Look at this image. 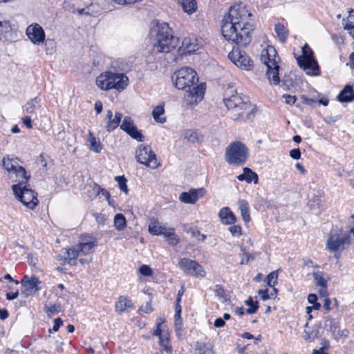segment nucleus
<instances>
[{"label": "nucleus", "mask_w": 354, "mask_h": 354, "mask_svg": "<svg viewBox=\"0 0 354 354\" xmlns=\"http://www.w3.org/2000/svg\"><path fill=\"white\" fill-rule=\"evenodd\" d=\"M245 6L241 4L232 6L227 15L222 20L223 36L239 46H246L252 41L253 25L247 21L251 16Z\"/></svg>", "instance_id": "f257e3e1"}, {"label": "nucleus", "mask_w": 354, "mask_h": 354, "mask_svg": "<svg viewBox=\"0 0 354 354\" xmlns=\"http://www.w3.org/2000/svg\"><path fill=\"white\" fill-rule=\"evenodd\" d=\"M230 91L225 93L223 99L225 106L231 113V118L234 120H247L254 116L253 108L248 97L235 91Z\"/></svg>", "instance_id": "f03ea898"}, {"label": "nucleus", "mask_w": 354, "mask_h": 354, "mask_svg": "<svg viewBox=\"0 0 354 354\" xmlns=\"http://www.w3.org/2000/svg\"><path fill=\"white\" fill-rule=\"evenodd\" d=\"M129 84V78L124 73L106 71L96 78V84L102 90L115 89L122 91Z\"/></svg>", "instance_id": "7ed1b4c3"}, {"label": "nucleus", "mask_w": 354, "mask_h": 354, "mask_svg": "<svg viewBox=\"0 0 354 354\" xmlns=\"http://www.w3.org/2000/svg\"><path fill=\"white\" fill-rule=\"evenodd\" d=\"M178 42V38L174 37L171 29L167 23H160L157 25V33L154 49L159 53H169L174 49Z\"/></svg>", "instance_id": "20e7f679"}, {"label": "nucleus", "mask_w": 354, "mask_h": 354, "mask_svg": "<svg viewBox=\"0 0 354 354\" xmlns=\"http://www.w3.org/2000/svg\"><path fill=\"white\" fill-rule=\"evenodd\" d=\"M249 156L248 148L240 141L231 142L225 149V159L229 165L241 166Z\"/></svg>", "instance_id": "39448f33"}, {"label": "nucleus", "mask_w": 354, "mask_h": 354, "mask_svg": "<svg viewBox=\"0 0 354 354\" xmlns=\"http://www.w3.org/2000/svg\"><path fill=\"white\" fill-rule=\"evenodd\" d=\"M301 51L302 55L297 58L299 66L306 71L308 75H319L320 74V69L317 62L313 57V50L306 44L302 47Z\"/></svg>", "instance_id": "423d86ee"}, {"label": "nucleus", "mask_w": 354, "mask_h": 354, "mask_svg": "<svg viewBox=\"0 0 354 354\" xmlns=\"http://www.w3.org/2000/svg\"><path fill=\"white\" fill-rule=\"evenodd\" d=\"M175 87L178 90H186L198 82L196 73L192 68L184 67L176 71L172 76Z\"/></svg>", "instance_id": "0eeeda50"}, {"label": "nucleus", "mask_w": 354, "mask_h": 354, "mask_svg": "<svg viewBox=\"0 0 354 354\" xmlns=\"http://www.w3.org/2000/svg\"><path fill=\"white\" fill-rule=\"evenodd\" d=\"M12 191L16 197L30 209H33L38 205L37 194L27 186H22L21 183L13 185Z\"/></svg>", "instance_id": "6e6552de"}, {"label": "nucleus", "mask_w": 354, "mask_h": 354, "mask_svg": "<svg viewBox=\"0 0 354 354\" xmlns=\"http://www.w3.org/2000/svg\"><path fill=\"white\" fill-rule=\"evenodd\" d=\"M351 244L350 234H344L343 235L339 234H331L327 239L326 249L331 252H335V257L337 259L339 258V252L344 250L346 246Z\"/></svg>", "instance_id": "1a4fd4ad"}, {"label": "nucleus", "mask_w": 354, "mask_h": 354, "mask_svg": "<svg viewBox=\"0 0 354 354\" xmlns=\"http://www.w3.org/2000/svg\"><path fill=\"white\" fill-rule=\"evenodd\" d=\"M136 160L152 169L158 167V165L155 153L149 145H141L136 151Z\"/></svg>", "instance_id": "9d476101"}, {"label": "nucleus", "mask_w": 354, "mask_h": 354, "mask_svg": "<svg viewBox=\"0 0 354 354\" xmlns=\"http://www.w3.org/2000/svg\"><path fill=\"white\" fill-rule=\"evenodd\" d=\"M228 57L237 67L241 69L250 71L253 68V61L245 52L241 50L239 47L233 48L228 54Z\"/></svg>", "instance_id": "9b49d317"}, {"label": "nucleus", "mask_w": 354, "mask_h": 354, "mask_svg": "<svg viewBox=\"0 0 354 354\" xmlns=\"http://www.w3.org/2000/svg\"><path fill=\"white\" fill-rule=\"evenodd\" d=\"M178 266L183 272L195 277H203L205 274V270L199 263L188 258H181Z\"/></svg>", "instance_id": "f8f14e48"}, {"label": "nucleus", "mask_w": 354, "mask_h": 354, "mask_svg": "<svg viewBox=\"0 0 354 354\" xmlns=\"http://www.w3.org/2000/svg\"><path fill=\"white\" fill-rule=\"evenodd\" d=\"M21 283V286L20 292L24 298H27L29 296L32 295L39 290L37 286L40 283V281L36 277L32 276L29 278L28 277L25 276L22 279Z\"/></svg>", "instance_id": "ddd939ff"}, {"label": "nucleus", "mask_w": 354, "mask_h": 354, "mask_svg": "<svg viewBox=\"0 0 354 354\" xmlns=\"http://www.w3.org/2000/svg\"><path fill=\"white\" fill-rule=\"evenodd\" d=\"M28 39L36 45H40L45 40V32L43 28L38 24L34 23L29 25L26 30Z\"/></svg>", "instance_id": "4468645a"}, {"label": "nucleus", "mask_w": 354, "mask_h": 354, "mask_svg": "<svg viewBox=\"0 0 354 354\" xmlns=\"http://www.w3.org/2000/svg\"><path fill=\"white\" fill-rule=\"evenodd\" d=\"M261 60L267 66H273L278 65L280 57L278 56L276 49L271 46L262 50L261 53Z\"/></svg>", "instance_id": "2eb2a0df"}, {"label": "nucleus", "mask_w": 354, "mask_h": 354, "mask_svg": "<svg viewBox=\"0 0 354 354\" xmlns=\"http://www.w3.org/2000/svg\"><path fill=\"white\" fill-rule=\"evenodd\" d=\"M199 49L197 39L194 36L185 37L182 46L178 49L180 55L192 54Z\"/></svg>", "instance_id": "dca6fc26"}, {"label": "nucleus", "mask_w": 354, "mask_h": 354, "mask_svg": "<svg viewBox=\"0 0 354 354\" xmlns=\"http://www.w3.org/2000/svg\"><path fill=\"white\" fill-rule=\"evenodd\" d=\"M109 3L104 0H97L96 3L89 2L84 10L83 14L86 15H95L98 14L101 10H111Z\"/></svg>", "instance_id": "f3484780"}, {"label": "nucleus", "mask_w": 354, "mask_h": 354, "mask_svg": "<svg viewBox=\"0 0 354 354\" xmlns=\"http://www.w3.org/2000/svg\"><path fill=\"white\" fill-rule=\"evenodd\" d=\"M205 194V190L201 189H192L189 192H184L180 194L179 199L181 202L187 204H194Z\"/></svg>", "instance_id": "a211bd4d"}, {"label": "nucleus", "mask_w": 354, "mask_h": 354, "mask_svg": "<svg viewBox=\"0 0 354 354\" xmlns=\"http://www.w3.org/2000/svg\"><path fill=\"white\" fill-rule=\"evenodd\" d=\"M91 0H65L64 5L66 9H68L72 12H77L83 14L84 10Z\"/></svg>", "instance_id": "6ab92c4d"}, {"label": "nucleus", "mask_w": 354, "mask_h": 354, "mask_svg": "<svg viewBox=\"0 0 354 354\" xmlns=\"http://www.w3.org/2000/svg\"><path fill=\"white\" fill-rule=\"evenodd\" d=\"M221 222L225 225H232L236 221V217L227 207L221 209L218 213Z\"/></svg>", "instance_id": "aec40b11"}, {"label": "nucleus", "mask_w": 354, "mask_h": 354, "mask_svg": "<svg viewBox=\"0 0 354 354\" xmlns=\"http://www.w3.org/2000/svg\"><path fill=\"white\" fill-rule=\"evenodd\" d=\"M337 99L340 102H349L354 100V89L351 85H346L337 95Z\"/></svg>", "instance_id": "412c9836"}, {"label": "nucleus", "mask_w": 354, "mask_h": 354, "mask_svg": "<svg viewBox=\"0 0 354 354\" xmlns=\"http://www.w3.org/2000/svg\"><path fill=\"white\" fill-rule=\"evenodd\" d=\"M237 178L240 181L245 180L248 183L254 181L255 184L258 183L259 180L257 174L248 167H244L243 173L239 175Z\"/></svg>", "instance_id": "4be33fe9"}, {"label": "nucleus", "mask_w": 354, "mask_h": 354, "mask_svg": "<svg viewBox=\"0 0 354 354\" xmlns=\"http://www.w3.org/2000/svg\"><path fill=\"white\" fill-rule=\"evenodd\" d=\"M185 91L187 93V97H195V101L201 100L204 93V88L202 86L198 85V82H195L192 86H189Z\"/></svg>", "instance_id": "5701e85b"}, {"label": "nucleus", "mask_w": 354, "mask_h": 354, "mask_svg": "<svg viewBox=\"0 0 354 354\" xmlns=\"http://www.w3.org/2000/svg\"><path fill=\"white\" fill-rule=\"evenodd\" d=\"M81 255L77 245H76L73 248L66 250L64 252V257L65 261L71 265H76L77 258Z\"/></svg>", "instance_id": "b1692460"}, {"label": "nucleus", "mask_w": 354, "mask_h": 354, "mask_svg": "<svg viewBox=\"0 0 354 354\" xmlns=\"http://www.w3.org/2000/svg\"><path fill=\"white\" fill-rule=\"evenodd\" d=\"M279 64L273 66H270L268 65V66H267L266 75L270 84L277 85L279 83L280 79L279 77Z\"/></svg>", "instance_id": "393cba45"}, {"label": "nucleus", "mask_w": 354, "mask_h": 354, "mask_svg": "<svg viewBox=\"0 0 354 354\" xmlns=\"http://www.w3.org/2000/svg\"><path fill=\"white\" fill-rule=\"evenodd\" d=\"M41 98L38 96L30 99L24 106V111L28 114H32L37 108L41 106Z\"/></svg>", "instance_id": "a878e982"}, {"label": "nucleus", "mask_w": 354, "mask_h": 354, "mask_svg": "<svg viewBox=\"0 0 354 354\" xmlns=\"http://www.w3.org/2000/svg\"><path fill=\"white\" fill-rule=\"evenodd\" d=\"M133 306L131 301L124 296H120L118 301L115 303V311L122 313L127 308H131Z\"/></svg>", "instance_id": "bb28decb"}, {"label": "nucleus", "mask_w": 354, "mask_h": 354, "mask_svg": "<svg viewBox=\"0 0 354 354\" xmlns=\"http://www.w3.org/2000/svg\"><path fill=\"white\" fill-rule=\"evenodd\" d=\"M165 113L164 104L155 106L152 111V116L156 122L163 124L166 122V117L162 116Z\"/></svg>", "instance_id": "cd10ccee"}, {"label": "nucleus", "mask_w": 354, "mask_h": 354, "mask_svg": "<svg viewBox=\"0 0 354 354\" xmlns=\"http://www.w3.org/2000/svg\"><path fill=\"white\" fill-rule=\"evenodd\" d=\"M238 205L243 221L245 223L249 222L250 221V216L248 203L245 200H239Z\"/></svg>", "instance_id": "c85d7f7f"}, {"label": "nucleus", "mask_w": 354, "mask_h": 354, "mask_svg": "<svg viewBox=\"0 0 354 354\" xmlns=\"http://www.w3.org/2000/svg\"><path fill=\"white\" fill-rule=\"evenodd\" d=\"M344 28L354 38V10H351L346 20H343Z\"/></svg>", "instance_id": "c756f323"}, {"label": "nucleus", "mask_w": 354, "mask_h": 354, "mask_svg": "<svg viewBox=\"0 0 354 354\" xmlns=\"http://www.w3.org/2000/svg\"><path fill=\"white\" fill-rule=\"evenodd\" d=\"M165 230V226L156 220H153L149 224V232L152 235H161L162 230Z\"/></svg>", "instance_id": "7c9ffc66"}, {"label": "nucleus", "mask_w": 354, "mask_h": 354, "mask_svg": "<svg viewBox=\"0 0 354 354\" xmlns=\"http://www.w3.org/2000/svg\"><path fill=\"white\" fill-rule=\"evenodd\" d=\"M77 245L81 255H86L89 254L91 250L95 245H96V241H90L84 243H80Z\"/></svg>", "instance_id": "2f4dec72"}, {"label": "nucleus", "mask_w": 354, "mask_h": 354, "mask_svg": "<svg viewBox=\"0 0 354 354\" xmlns=\"http://www.w3.org/2000/svg\"><path fill=\"white\" fill-rule=\"evenodd\" d=\"M181 4L183 10L188 13L192 14L196 10V2L195 0H178Z\"/></svg>", "instance_id": "473e14b6"}, {"label": "nucleus", "mask_w": 354, "mask_h": 354, "mask_svg": "<svg viewBox=\"0 0 354 354\" xmlns=\"http://www.w3.org/2000/svg\"><path fill=\"white\" fill-rule=\"evenodd\" d=\"M122 118V114L120 112H116L115 113V116L113 119H111L109 120L106 126V131L108 132H111L115 129H116L118 125L120 124V122H121Z\"/></svg>", "instance_id": "72a5a7b5"}, {"label": "nucleus", "mask_w": 354, "mask_h": 354, "mask_svg": "<svg viewBox=\"0 0 354 354\" xmlns=\"http://www.w3.org/2000/svg\"><path fill=\"white\" fill-rule=\"evenodd\" d=\"M127 225L125 216L120 213L116 214L114 216L113 225L118 230H123Z\"/></svg>", "instance_id": "f704fd0d"}, {"label": "nucleus", "mask_w": 354, "mask_h": 354, "mask_svg": "<svg viewBox=\"0 0 354 354\" xmlns=\"http://www.w3.org/2000/svg\"><path fill=\"white\" fill-rule=\"evenodd\" d=\"M2 162L3 166L9 172L13 173L17 169V167L19 166L17 159L3 158Z\"/></svg>", "instance_id": "c9c22d12"}, {"label": "nucleus", "mask_w": 354, "mask_h": 354, "mask_svg": "<svg viewBox=\"0 0 354 354\" xmlns=\"http://www.w3.org/2000/svg\"><path fill=\"white\" fill-rule=\"evenodd\" d=\"M185 138L189 142L196 143L201 141V134L197 131L186 130L185 133Z\"/></svg>", "instance_id": "e433bc0d"}, {"label": "nucleus", "mask_w": 354, "mask_h": 354, "mask_svg": "<svg viewBox=\"0 0 354 354\" xmlns=\"http://www.w3.org/2000/svg\"><path fill=\"white\" fill-rule=\"evenodd\" d=\"M88 141L90 142L91 150L96 153H100L101 151L102 146L100 142L93 136L91 132H89Z\"/></svg>", "instance_id": "4c0bfd02"}, {"label": "nucleus", "mask_w": 354, "mask_h": 354, "mask_svg": "<svg viewBox=\"0 0 354 354\" xmlns=\"http://www.w3.org/2000/svg\"><path fill=\"white\" fill-rule=\"evenodd\" d=\"M275 32L280 41L285 42L288 37V30L283 24H277L275 25Z\"/></svg>", "instance_id": "58836bf2"}, {"label": "nucleus", "mask_w": 354, "mask_h": 354, "mask_svg": "<svg viewBox=\"0 0 354 354\" xmlns=\"http://www.w3.org/2000/svg\"><path fill=\"white\" fill-rule=\"evenodd\" d=\"M13 174H15L17 177H19L21 178L19 183H21V185H22V183L23 184L26 183L30 177L29 176H27L26 169L23 167L19 166V165L18 167H17V169L15 170Z\"/></svg>", "instance_id": "ea45409f"}, {"label": "nucleus", "mask_w": 354, "mask_h": 354, "mask_svg": "<svg viewBox=\"0 0 354 354\" xmlns=\"http://www.w3.org/2000/svg\"><path fill=\"white\" fill-rule=\"evenodd\" d=\"M314 280L316 281L317 286L324 289V292H326L327 281L323 277V274L319 272L313 273Z\"/></svg>", "instance_id": "a19ab883"}, {"label": "nucleus", "mask_w": 354, "mask_h": 354, "mask_svg": "<svg viewBox=\"0 0 354 354\" xmlns=\"http://www.w3.org/2000/svg\"><path fill=\"white\" fill-rule=\"evenodd\" d=\"M339 323L335 320V319L327 317L325 320V326L326 328L332 333H335L336 330L338 328Z\"/></svg>", "instance_id": "79ce46f5"}, {"label": "nucleus", "mask_w": 354, "mask_h": 354, "mask_svg": "<svg viewBox=\"0 0 354 354\" xmlns=\"http://www.w3.org/2000/svg\"><path fill=\"white\" fill-rule=\"evenodd\" d=\"M134 127H136V125L134 124L132 119L129 116H125L124 118L122 124L120 126V129L126 133L129 131V130Z\"/></svg>", "instance_id": "37998d69"}, {"label": "nucleus", "mask_w": 354, "mask_h": 354, "mask_svg": "<svg viewBox=\"0 0 354 354\" xmlns=\"http://www.w3.org/2000/svg\"><path fill=\"white\" fill-rule=\"evenodd\" d=\"M127 133L133 139H135L138 142L144 141L145 137L142 132L138 129L136 126L129 130V131L127 132Z\"/></svg>", "instance_id": "c03bdc74"}, {"label": "nucleus", "mask_w": 354, "mask_h": 354, "mask_svg": "<svg viewBox=\"0 0 354 354\" xmlns=\"http://www.w3.org/2000/svg\"><path fill=\"white\" fill-rule=\"evenodd\" d=\"M245 304L250 306L248 309L246 310V313L248 314H253L257 312L258 310L259 306L258 302L257 301H254L252 297H249L245 301Z\"/></svg>", "instance_id": "a18cd8bd"}, {"label": "nucleus", "mask_w": 354, "mask_h": 354, "mask_svg": "<svg viewBox=\"0 0 354 354\" xmlns=\"http://www.w3.org/2000/svg\"><path fill=\"white\" fill-rule=\"evenodd\" d=\"M44 310L48 317L53 316L54 314L60 311L61 307L59 304H53L48 306L45 305Z\"/></svg>", "instance_id": "49530a36"}, {"label": "nucleus", "mask_w": 354, "mask_h": 354, "mask_svg": "<svg viewBox=\"0 0 354 354\" xmlns=\"http://www.w3.org/2000/svg\"><path fill=\"white\" fill-rule=\"evenodd\" d=\"M115 181H117L120 190L126 194L128 192V187L127 185V179L124 176H118L115 177Z\"/></svg>", "instance_id": "de8ad7c7"}, {"label": "nucleus", "mask_w": 354, "mask_h": 354, "mask_svg": "<svg viewBox=\"0 0 354 354\" xmlns=\"http://www.w3.org/2000/svg\"><path fill=\"white\" fill-rule=\"evenodd\" d=\"M278 270L270 272L267 277V283L270 287H274L277 283Z\"/></svg>", "instance_id": "09e8293b"}, {"label": "nucleus", "mask_w": 354, "mask_h": 354, "mask_svg": "<svg viewBox=\"0 0 354 354\" xmlns=\"http://www.w3.org/2000/svg\"><path fill=\"white\" fill-rule=\"evenodd\" d=\"M320 344L322 346L318 350H313V354H319V353H323L324 351L328 350L330 346V343L328 340L324 338L322 339Z\"/></svg>", "instance_id": "8fccbe9b"}, {"label": "nucleus", "mask_w": 354, "mask_h": 354, "mask_svg": "<svg viewBox=\"0 0 354 354\" xmlns=\"http://www.w3.org/2000/svg\"><path fill=\"white\" fill-rule=\"evenodd\" d=\"M101 191H102V188L97 184H94L91 187V190H88V193H90L89 196L91 198L97 197L100 194Z\"/></svg>", "instance_id": "3c124183"}, {"label": "nucleus", "mask_w": 354, "mask_h": 354, "mask_svg": "<svg viewBox=\"0 0 354 354\" xmlns=\"http://www.w3.org/2000/svg\"><path fill=\"white\" fill-rule=\"evenodd\" d=\"M229 231L233 236L239 237L242 234V228L240 225H232L229 227Z\"/></svg>", "instance_id": "603ef678"}, {"label": "nucleus", "mask_w": 354, "mask_h": 354, "mask_svg": "<svg viewBox=\"0 0 354 354\" xmlns=\"http://www.w3.org/2000/svg\"><path fill=\"white\" fill-rule=\"evenodd\" d=\"M140 273L145 277L151 276L153 274V271L151 268L147 265H142L139 268Z\"/></svg>", "instance_id": "864d4df0"}, {"label": "nucleus", "mask_w": 354, "mask_h": 354, "mask_svg": "<svg viewBox=\"0 0 354 354\" xmlns=\"http://www.w3.org/2000/svg\"><path fill=\"white\" fill-rule=\"evenodd\" d=\"M159 337V344L163 348V350L166 352H169L171 351V348L168 346V339L167 337H164L163 335L158 337Z\"/></svg>", "instance_id": "5fc2aeb1"}, {"label": "nucleus", "mask_w": 354, "mask_h": 354, "mask_svg": "<svg viewBox=\"0 0 354 354\" xmlns=\"http://www.w3.org/2000/svg\"><path fill=\"white\" fill-rule=\"evenodd\" d=\"M189 232H190L194 237H196L199 241H204L206 239V236L203 234H201L199 230L190 229Z\"/></svg>", "instance_id": "6e6d98bb"}, {"label": "nucleus", "mask_w": 354, "mask_h": 354, "mask_svg": "<svg viewBox=\"0 0 354 354\" xmlns=\"http://www.w3.org/2000/svg\"><path fill=\"white\" fill-rule=\"evenodd\" d=\"M215 295L219 297L220 299H225V292L224 289L218 285H216L215 286L214 289Z\"/></svg>", "instance_id": "4d7b16f0"}, {"label": "nucleus", "mask_w": 354, "mask_h": 354, "mask_svg": "<svg viewBox=\"0 0 354 354\" xmlns=\"http://www.w3.org/2000/svg\"><path fill=\"white\" fill-rule=\"evenodd\" d=\"M62 324H63V322L61 318L55 319L54 326L52 329L50 328L48 330V332L50 333H52V331H55V332L59 330V327L62 325Z\"/></svg>", "instance_id": "13d9d810"}, {"label": "nucleus", "mask_w": 354, "mask_h": 354, "mask_svg": "<svg viewBox=\"0 0 354 354\" xmlns=\"http://www.w3.org/2000/svg\"><path fill=\"white\" fill-rule=\"evenodd\" d=\"M283 98L285 99V102L288 104H294L297 100V97L295 95H290L288 94L283 95Z\"/></svg>", "instance_id": "bf43d9fd"}, {"label": "nucleus", "mask_w": 354, "mask_h": 354, "mask_svg": "<svg viewBox=\"0 0 354 354\" xmlns=\"http://www.w3.org/2000/svg\"><path fill=\"white\" fill-rule=\"evenodd\" d=\"M175 230L173 227H167L165 226V230H162V233H161V235H163L166 238H169L172 235H174Z\"/></svg>", "instance_id": "052dcab7"}, {"label": "nucleus", "mask_w": 354, "mask_h": 354, "mask_svg": "<svg viewBox=\"0 0 354 354\" xmlns=\"http://www.w3.org/2000/svg\"><path fill=\"white\" fill-rule=\"evenodd\" d=\"M290 156L294 160H299L301 158V151L299 148L293 149L290 151Z\"/></svg>", "instance_id": "680f3d73"}, {"label": "nucleus", "mask_w": 354, "mask_h": 354, "mask_svg": "<svg viewBox=\"0 0 354 354\" xmlns=\"http://www.w3.org/2000/svg\"><path fill=\"white\" fill-rule=\"evenodd\" d=\"M167 241L169 245H176L179 243L180 239L178 237V236L174 233V235H172L171 236L167 239Z\"/></svg>", "instance_id": "e2e57ef3"}, {"label": "nucleus", "mask_w": 354, "mask_h": 354, "mask_svg": "<svg viewBox=\"0 0 354 354\" xmlns=\"http://www.w3.org/2000/svg\"><path fill=\"white\" fill-rule=\"evenodd\" d=\"M242 250L243 251V257L241 261V264L243 265L248 263L250 259H253V257L246 252L245 249H242Z\"/></svg>", "instance_id": "0e129e2a"}, {"label": "nucleus", "mask_w": 354, "mask_h": 354, "mask_svg": "<svg viewBox=\"0 0 354 354\" xmlns=\"http://www.w3.org/2000/svg\"><path fill=\"white\" fill-rule=\"evenodd\" d=\"M183 326V319L181 316L175 317V328L176 330H180Z\"/></svg>", "instance_id": "69168bd1"}, {"label": "nucleus", "mask_w": 354, "mask_h": 354, "mask_svg": "<svg viewBox=\"0 0 354 354\" xmlns=\"http://www.w3.org/2000/svg\"><path fill=\"white\" fill-rule=\"evenodd\" d=\"M303 102L308 106H313L317 100L306 96H302Z\"/></svg>", "instance_id": "338daca9"}, {"label": "nucleus", "mask_w": 354, "mask_h": 354, "mask_svg": "<svg viewBox=\"0 0 354 354\" xmlns=\"http://www.w3.org/2000/svg\"><path fill=\"white\" fill-rule=\"evenodd\" d=\"M331 301L329 298H325L324 300V305L323 308L326 310V313H328L331 308H330Z\"/></svg>", "instance_id": "774afa93"}]
</instances>
